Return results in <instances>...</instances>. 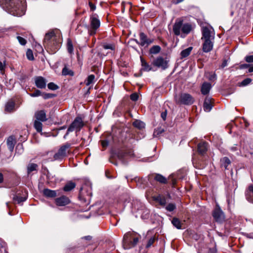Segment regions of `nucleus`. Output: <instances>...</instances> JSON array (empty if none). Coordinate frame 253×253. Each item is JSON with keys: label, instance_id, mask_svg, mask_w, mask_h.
Listing matches in <instances>:
<instances>
[{"label": "nucleus", "instance_id": "f257e3e1", "mask_svg": "<svg viewBox=\"0 0 253 253\" xmlns=\"http://www.w3.org/2000/svg\"><path fill=\"white\" fill-rule=\"evenodd\" d=\"M0 5L6 12L15 16H22L26 12L25 0H0Z\"/></svg>", "mask_w": 253, "mask_h": 253}, {"label": "nucleus", "instance_id": "f03ea898", "mask_svg": "<svg viewBox=\"0 0 253 253\" xmlns=\"http://www.w3.org/2000/svg\"><path fill=\"white\" fill-rule=\"evenodd\" d=\"M62 42L60 31L57 29H53L45 33L42 43L44 47H61Z\"/></svg>", "mask_w": 253, "mask_h": 253}, {"label": "nucleus", "instance_id": "7ed1b4c3", "mask_svg": "<svg viewBox=\"0 0 253 253\" xmlns=\"http://www.w3.org/2000/svg\"><path fill=\"white\" fill-rule=\"evenodd\" d=\"M141 236L133 231L126 233L123 237V247L125 250H128L134 247L138 243Z\"/></svg>", "mask_w": 253, "mask_h": 253}, {"label": "nucleus", "instance_id": "20e7f679", "mask_svg": "<svg viewBox=\"0 0 253 253\" xmlns=\"http://www.w3.org/2000/svg\"><path fill=\"white\" fill-rule=\"evenodd\" d=\"M203 47H213L214 41V33L211 27H203L202 30Z\"/></svg>", "mask_w": 253, "mask_h": 253}, {"label": "nucleus", "instance_id": "39448f33", "mask_svg": "<svg viewBox=\"0 0 253 253\" xmlns=\"http://www.w3.org/2000/svg\"><path fill=\"white\" fill-rule=\"evenodd\" d=\"M174 101L178 105H190L194 103V98L189 93L181 92L174 96Z\"/></svg>", "mask_w": 253, "mask_h": 253}, {"label": "nucleus", "instance_id": "423d86ee", "mask_svg": "<svg viewBox=\"0 0 253 253\" xmlns=\"http://www.w3.org/2000/svg\"><path fill=\"white\" fill-rule=\"evenodd\" d=\"M84 125L85 124L83 121V118L80 116H77L69 126L66 133L64 136V138H65L70 132L75 131L76 132H78L80 131Z\"/></svg>", "mask_w": 253, "mask_h": 253}, {"label": "nucleus", "instance_id": "0eeeda50", "mask_svg": "<svg viewBox=\"0 0 253 253\" xmlns=\"http://www.w3.org/2000/svg\"><path fill=\"white\" fill-rule=\"evenodd\" d=\"M92 196L91 188L90 186H84L80 189L79 198L84 203L88 204Z\"/></svg>", "mask_w": 253, "mask_h": 253}, {"label": "nucleus", "instance_id": "6e6552de", "mask_svg": "<svg viewBox=\"0 0 253 253\" xmlns=\"http://www.w3.org/2000/svg\"><path fill=\"white\" fill-rule=\"evenodd\" d=\"M71 147V144L66 143L62 145L58 151L53 156L54 160H62L67 156V149Z\"/></svg>", "mask_w": 253, "mask_h": 253}, {"label": "nucleus", "instance_id": "1a4fd4ad", "mask_svg": "<svg viewBox=\"0 0 253 253\" xmlns=\"http://www.w3.org/2000/svg\"><path fill=\"white\" fill-rule=\"evenodd\" d=\"M98 17L96 13H93L90 16V21L91 30L90 31V34L91 35L96 33V30L100 26V22Z\"/></svg>", "mask_w": 253, "mask_h": 253}, {"label": "nucleus", "instance_id": "9d476101", "mask_svg": "<svg viewBox=\"0 0 253 253\" xmlns=\"http://www.w3.org/2000/svg\"><path fill=\"white\" fill-rule=\"evenodd\" d=\"M131 211L132 213L136 217H139L140 218H142V209L141 202L137 200H134L132 204Z\"/></svg>", "mask_w": 253, "mask_h": 253}, {"label": "nucleus", "instance_id": "9b49d317", "mask_svg": "<svg viewBox=\"0 0 253 253\" xmlns=\"http://www.w3.org/2000/svg\"><path fill=\"white\" fill-rule=\"evenodd\" d=\"M212 216L214 220L217 222L222 223L225 221V215L218 205H216L212 212Z\"/></svg>", "mask_w": 253, "mask_h": 253}, {"label": "nucleus", "instance_id": "f8f14e48", "mask_svg": "<svg viewBox=\"0 0 253 253\" xmlns=\"http://www.w3.org/2000/svg\"><path fill=\"white\" fill-rule=\"evenodd\" d=\"M35 83L38 88L42 89L46 87V81L42 76H37L35 78Z\"/></svg>", "mask_w": 253, "mask_h": 253}, {"label": "nucleus", "instance_id": "ddd939ff", "mask_svg": "<svg viewBox=\"0 0 253 253\" xmlns=\"http://www.w3.org/2000/svg\"><path fill=\"white\" fill-rule=\"evenodd\" d=\"M55 201L58 206H64L70 203L69 199L65 196H62L55 199Z\"/></svg>", "mask_w": 253, "mask_h": 253}, {"label": "nucleus", "instance_id": "4468645a", "mask_svg": "<svg viewBox=\"0 0 253 253\" xmlns=\"http://www.w3.org/2000/svg\"><path fill=\"white\" fill-rule=\"evenodd\" d=\"M212 103L213 99L210 97H206L203 105L204 110L206 112H210L213 106Z\"/></svg>", "mask_w": 253, "mask_h": 253}, {"label": "nucleus", "instance_id": "2eb2a0df", "mask_svg": "<svg viewBox=\"0 0 253 253\" xmlns=\"http://www.w3.org/2000/svg\"><path fill=\"white\" fill-rule=\"evenodd\" d=\"M154 64L158 67H161L163 69L168 67L167 61L161 57H158L154 61Z\"/></svg>", "mask_w": 253, "mask_h": 253}, {"label": "nucleus", "instance_id": "dca6fc26", "mask_svg": "<svg viewBox=\"0 0 253 253\" xmlns=\"http://www.w3.org/2000/svg\"><path fill=\"white\" fill-rule=\"evenodd\" d=\"M35 116L38 121L45 122L47 120L46 113L43 110L36 112Z\"/></svg>", "mask_w": 253, "mask_h": 253}, {"label": "nucleus", "instance_id": "f3484780", "mask_svg": "<svg viewBox=\"0 0 253 253\" xmlns=\"http://www.w3.org/2000/svg\"><path fill=\"white\" fill-rule=\"evenodd\" d=\"M183 25L182 21H176L173 26V31L175 35L178 36L180 34Z\"/></svg>", "mask_w": 253, "mask_h": 253}, {"label": "nucleus", "instance_id": "a211bd4d", "mask_svg": "<svg viewBox=\"0 0 253 253\" xmlns=\"http://www.w3.org/2000/svg\"><path fill=\"white\" fill-rule=\"evenodd\" d=\"M208 143L206 142H202L200 143L198 145V153L202 155H204L208 150Z\"/></svg>", "mask_w": 253, "mask_h": 253}, {"label": "nucleus", "instance_id": "6ab92c4d", "mask_svg": "<svg viewBox=\"0 0 253 253\" xmlns=\"http://www.w3.org/2000/svg\"><path fill=\"white\" fill-rule=\"evenodd\" d=\"M42 193L43 195L46 198H55L57 196L56 191L48 188H44Z\"/></svg>", "mask_w": 253, "mask_h": 253}, {"label": "nucleus", "instance_id": "aec40b11", "mask_svg": "<svg viewBox=\"0 0 253 253\" xmlns=\"http://www.w3.org/2000/svg\"><path fill=\"white\" fill-rule=\"evenodd\" d=\"M15 105L14 101L12 100L8 101L5 105V111L8 113L13 112L15 110Z\"/></svg>", "mask_w": 253, "mask_h": 253}, {"label": "nucleus", "instance_id": "412c9836", "mask_svg": "<svg viewBox=\"0 0 253 253\" xmlns=\"http://www.w3.org/2000/svg\"><path fill=\"white\" fill-rule=\"evenodd\" d=\"M211 85L209 83H204L201 87V92L204 95H206L209 93L210 89H211Z\"/></svg>", "mask_w": 253, "mask_h": 253}, {"label": "nucleus", "instance_id": "4be33fe9", "mask_svg": "<svg viewBox=\"0 0 253 253\" xmlns=\"http://www.w3.org/2000/svg\"><path fill=\"white\" fill-rule=\"evenodd\" d=\"M15 144V138L13 136H9L7 139V145L10 151L13 150Z\"/></svg>", "mask_w": 253, "mask_h": 253}, {"label": "nucleus", "instance_id": "5701e85b", "mask_svg": "<svg viewBox=\"0 0 253 253\" xmlns=\"http://www.w3.org/2000/svg\"><path fill=\"white\" fill-rule=\"evenodd\" d=\"M154 179L162 184H166L168 182L167 179L160 174H156L154 176Z\"/></svg>", "mask_w": 253, "mask_h": 253}, {"label": "nucleus", "instance_id": "b1692460", "mask_svg": "<svg viewBox=\"0 0 253 253\" xmlns=\"http://www.w3.org/2000/svg\"><path fill=\"white\" fill-rule=\"evenodd\" d=\"M95 78V76L94 75H89L84 81L85 85L86 86H89L91 84H93L96 81Z\"/></svg>", "mask_w": 253, "mask_h": 253}, {"label": "nucleus", "instance_id": "393cba45", "mask_svg": "<svg viewBox=\"0 0 253 253\" xmlns=\"http://www.w3.org/2000/svg\"><path fill=\"white\" fill-rule=\"evenodd\" d=\"M247 199L251 202L253 203V185L249 187V191L247 195Z\"/></svg>", "mask_w": 253, "mask_h": 253}, {"label": "nucleus", "instance_id": "a878e982", "mask_svg": "<svg viewBox=\"0 0 253 253\" xmlns=\"http://www.w3.org/2000/svg\"><path fill=\"white\" fill-rule=\"evenodd\" d=\"M62 74L63 76H73L74 75V72L68 68L66 66H65L62 71Z\"/></svg>", "mask_w": 253, "mask_h": 253}, {"label": "nucleus", "instance_id": "bb28decb", "mask_svg": "<svg viewBox=\"0 0 253 253\" xmlns=\"http://www.w3.org/2000/svg\"><path fill=\"white\" fill-rule=\"evenodd\" d=\"M191 30V26L188 23L183 24L182 27V32L185 34H188Z\"/></svg>", "mask_w": 253, "mask_h": 253}, {"label": "nucleus", "instance_id": "cd10ccee", "mask_svg": "<svg viewBox=\"0 0 253 253\" xmlns=\"http://www.w3.org/2000/svg\"><path fill=\"white\" fill-rule=\"evenodd\" d=\"M171 223L177 229H180L182 228V223L178 218L176 217L173 218Z\"/></svg>", "mask_w": 253, "mask_h": 253}, {"label": "nucleus", "instance_id": "c85d7f7f", "mask_svg": "<svg viewBox=\"0 0 253 253\" xmlns=\"http://www.w3.org/2000/svg\"><path fill=\"white\" fill-rule=\"evenodd\" d=\"M76 184L74 182H68L64 187L63 190L65 191H70L75 187Z\"/></svg>", "mask_w": 253, "mask_h": 253}, {"label": "nucleus", "instance_id": "c756f323", "mask_svg": "<svg viewBox=\"0 0 253 253\" xmlns=\"http://www.w3.org/2000/svg\"><path fill=\"white\" fill-rule=\"evenodd\" d=\"M38 165L34 163H30L27 167V173L29 174L31 172L37 170Z\"/></svg>", "mask_w": 253, "mask_h": 253}, {"label": "nucleus", "instance_id": "7c9ffc66", "mask_svg": "<svg viewBox=\"0 0 253 253\" xmlns=\"http://www.w3.org/2000/svg\"><path fill=\"white\" fill-rule=\"evenodd\" d=\"M91 53H93V55H92V58H91V59L93 60V62H91V64L95 63L96 62V61H98L99 60H100L101 59V56L99 52H97L96 54V52H95L94 51V50L92 49L91 50Z\"/></svg>", "mask_w": 253, "mask_h": 253}, {"label": "nucleus", "instance_id": "2f4dec72", "mask_svg": "<svg viewBox=\"0 0 253 253\" xmlns=\"http://www.w3.org/2000/svg\"><path fill=\"white\" fill-rule=\"evenodd\" d=\"M221 166L225 169H228V166L230 164V160L227 157H224L221 160Z\"/></svg>", "mask_w": 253, "mask_h": 253}, {"label": "nucleus", "instance_id": "473e14b6", "mask_svg": "<svg viewBox=\"0 0 253 253\" xmlns=\"http://www.w3.org/2000/svg\"><path fill=\"white\" fill-rule=\"evenodd\" d=\"M192 48H185L180 53L181 59L185 58L189 55Z\"/></svg>", "mask_w": 253, "mask_h": 253}, {"label": "nucleus", "instance_id": "72a5a7b5", "mask_svg": "<svg viewBox=\"0 0 253 253\" xmlns=\"http://www.w3.org/2000/svg\"><path fill=\"white\" fill-rule=\"evenodd\" d=\"M34 127L38 132H42V124L40 121L36 120L34 122Z\"/></svg>", "mask_w": 253, "mask_h": 253}, {"label": "nucleus", "instance_id": "f704fd0d", "mask_svg": "<svg viewBox=\"0 0 253 253\" xmlns=\"http://www.w3.org/2000/svg\"><path fill=\"white\" fill-rule=\"evenodd\" d=\"M156 200L162 206H165L166 204V199L165 197L161 196H158Z\"/></svg>", "mask_w": 253, "mask_h": 253}, {"label": "nucleus", "instance_id": "c9c22d12", "mask_svg": "<svg viewBox=\"0 0 253 253\" xmlns=\"http://www.w3.org/2000/svg\"><path fill=\"white\" fill-rule=\"evenodd\" d=\"M26 56L27 58L31 61L34 60L33 52L30 48H28L26 52Z\"/></svg>", "mask_w": 253, "mask_h": 253}, {"label": "nucleus", "instance_id": "e433bc0d", "mask_svg": "<svg viewBox=\"0 0 253 253\" xmlns=\"http://www.w3.org/2000/svg\"><path fill=\"white\" fill-rule=\"evenodd\" d=\"M13 199L15 202L20 204V203L25 201L26 200V198L15 196L13 197Z\"/></svg>", "mask_w": 253, "mask_h": 253}, {"label": "nucleus", "instance_id": "4c0bfd02", "mask_svg": "<svg viewBox=\"0 0 253 253\" xmlns=\"http://www.w3.org/2000/svg\"><path fill=\"white\" fill-rule=\"evenodd\" d=\"M16 38L21 45H25L27 43V41L25 39L21 36H17Z\"/></svg>", "mask_w": 253, "mask_h": 253}, {"label": "nucleus", "instance_id": "58836bf2", "mask_svg": "<svg viewBox=\"0 0 253 253\" xmlns=\"http://www.w3.org/2000/svg\"><path fill=\"white\" fill-rule=\"evenodd\" d=\"M42 95L44 99L51 98L55 96V94L49 93H42Z\"/></svg>", "mask_w": 253, "mask_h": 253}, {"label": "nucleus", "instance_id": "ea45409f", "mask_svg": "<svg viewBox=\"0 0 253 253\" xmlns=\"http://www.w3.org/2000/svg\"><path fill=\"white\" fill-rule=\"evenodd\" d=\"M47 87L49 89H51L52 90H55L58 88V85H57L54 83H52V82L48 84Z\"/></svg>", "mask_w": 253, "mask_h": 253}, {"label": "nucleus", "instance_id": "a19ab883", "mask_svg": "<svg viewBox=\"0 0 253 253\" xmlns=\"http://www.w3.org/2000/svg\"><path fill=\"white\" fill-rule=\"evenodd\" d=\"M30 96L35 97L42 95V92L38 89H36L33 93H29Z\"/></svg>", "mask_w": 253, "mask_h": 253}, {"label": "nucleus", "instance_id": "79ce46f5", "mask_svg": "<svg viewBox=\"0 0 253 253\" xmlns=\"http://www.w3.org/2000/svg\"><path fill=\"white\" fill-rule=\"evenodd\" d=\"M252 82V80L250 78H247L244 80L241 83L240 86H246L250 84Z\"/></svg>", "mask_w": 253, "mask_h": 253}, {"label": "nucleus", "instance_id": "37998d69", "mask_svg": "<svg viewBox=\"0 0 253 253\" xmlns=\"http://www.w3.org/2000/svg\"><path fill=\"white\" fill-rule=\"evenodd\" d=\"M166 209L169 211H172L175 209V205L173 204L170 203L167 206Z\"/></svg>", "mask_w": 253, "mask_h": 253}, {"label": "nucleus", "instance_id": "c03bdc74", "mask_svg": "<svg viewBox=\"0 0 253 253\" xmlns=\"http://www.w3.org/2000/svg\"><path fill=\"white\" fill-rule=\"evenodd\" d=\"M133 125L135 127L139 129H141L142 126V123L140 121L136 120L134 121L133 123Z\"/></svg>", "mask_w": 253, "mask_h": 253}, {"label": "nucleus", "instance_id": "a18cd8bd", "mask_svg": "<svg viewBox=\"0 0 253 253\" xmlns=\"http://www.w3.org/2000/svg\"><path fill=\"white\" fill-rule=\"evenodd\" d=\"M208 79L211 81H214L216 79V75L215 73H209Z\"/></svg>", "mask_w": 253, "mask_h": 253}, {"label": "nucleus", "instance_id": "49530a36", "mask_svg": "<svg viewBox=\"0 0 253 253\" xmlns=\"http://www.w3.org/2000/svg\"><path fill=\"white\" fill-rule=\"evenodd\" d=\"M155 240V239L154 237H151L148 242H147V244L146 246V248H149V247H151V246L154 243V241Z\"/></svg>", "mask_w": 253, "mask_h": 253}, {"label": "nucleus", "instance_id": "de8ad7c7", "mask_svg": "<svg viewBox=\"0 0 253 253\" xmlns=\"http://www.w3.org/2000/svg\"><path fill=\"white\" fill-rule=\"evenodd\" d=\"M139 41H137L136 40L134 39L132 41L135 42L138 45H142V32H140L139 33Z\"/></svg>", "mask_w": 253, "mask_h": 253}, {"label": "nucleus", "instance_id": "09e8293b", "mask_svg": "<svg viewBox=\"0 0 253 253\" xmlns=\"http://www.w3.org/2000/svg\"><path fill=\"white\" fill-rule=\"evenodd\" d=\"M88 5L90 11H94L96 9V7L95 4L93 3L90 0L88 2Z\"/></svg>", "mask_w": 253, "mask_h": 253}, {"label": "nucleus", "instance_id": "8fccbe9b", "mask_svg": "<svg viewBox=\"0 0 253 253\" xmlns=\"http://www.w3.org/2000/svg\"><path fill=\"white\" fill-rule=\"evenodd\" d=\"M143 46L145 45L146 44L147 46L149 43H151L152 42V41L151 40H148L147 39V37L143 35Z\"/></svg>", "mask_w": 253, "mask_h": 253}, {"label": "nucleus", "instance_id": "3c124183", "mask_svg": "<svg viewBox=\"0 0 253 253\" xmlns=\"http://www.w3.org/2000/svg\"><path fill=\"white\" fill-rule=\"evenodd\" d=\"M130 98L132 101H136L138 98V95L136 93H133L130 95Z\"/></svg>", "mask_w": 253, "mask_h": 253}, {"label": "nucleus", "instance_id": "603ef678", "mask_svg": "<svg viewBox=\"0 0 253 253\" xmlns=\"http://www.w3.org/2000/svg\"><path fill=\"white\" fill-rule=\"evenodd\" d=\"M67 47H73L72 41L70 38H68L66 43Z\"/></svg>", "mask_w": 253, "mask_h": 253}, {"label": "nucleus", "instance_id": "864d4df0", "mask_svg": "<svg viewBox=\"0 0 253 253\" xmlns=\"http://www.w3.org/2000/svg\"><path fill=\"white\" fill-rule=\"evenodd\" d=\"M161 48H150V53L151 54H157L160 51Z\"/></svg>", "mask_w": 253, "mask_h": 253}, {"label": "nucleus", "instance_id": "5fc2aeb1", "mask_svg": "<svg viewBox=\"0 0 253 253\" xmlns=\"http://www.w3.org/2000/svg\"><path fill=\"white\" fill-rule=\"evenodd\" d=\"M150 68L149 65L147 64V63L143 60V70L145 71H149L150 70Z\"/></svg>", "mask_w": 253, "mask_h": 253}, {"label": "nucleus", "instance_id": "6e6d98bb", "mask_svg": "<svg viewBox=\"0 0 253 253\" xmlns=\"http://www.w3.org/2000/svg\"><path fill=\"white\" fill-rule=\"evenodd\" d=\"M246 61L249 63L253 62V55L247 56Z\"/></svg>", "mask_w": 253, "mask_h": 253}, {"label": "nucleus", "instance_id": "4d7b16f0", "mask_svg": "<svg viewBox=\"0 0 253 253\" xmlns=\"http://www.w3.org/2000/svg\"><path fill=\"white\" fill-rule=\"evenodd\" d=\"M109 144V142L107 140H101V145L103 148H106Z\"/></svg>", "mask_w": 253, "mask_h": 253}, {"label": "nucleus", "instance_id": "13d9d810", "mask_svg": "<svg viewBox=\"0 0 253 253\" xmlns=\"http://www.w3.org/2000/svg\"><path fill=\"white\" fill-rule=\"evenodd\" d=\"M167 112L165 111V112H163L161 113V117L162 118V119H163V120H166V117H167Z\"/></svg>", "mask_w": 253, "mask_h": 253}, {"label": "nucleus", "instance_id": "bf43d9fd", "mask_svg": "<svg viewBox=\"0 0 253 253\" xmlns=\"http://www.w3.org/2000/svg\"><path fill=\"white\" fill-rule=\"evenodd\" d=\"M121 11L122 13H124L125 11V2H122L121 3Z\"/></svg>", "mask_w": 253, "mask_h": 253}, {"label": "nucleus", "instance_id": "052dcab7", "mask_svg": "<svg viewBox=\"0 0 253 253\" xmlns=\"http://www.w3.org/2000/svg\"><path fill=\"white\" fill-rule=\"evenodd\" d=\"M227 65V60H224L221 65V67L222 68H224L225 67H226V66Z\"/></svg>", "mask_w": 253, "mask_h": 253}, {"label": "nucleus", "instance_id": "680f3d73", "mask_svg": "<svg viewBox=\"0 0 253 253\" xmlns=\"http://www.w3.org/2000/svg\"><path fill=\"white\" fill-rule=\"evenodd\" d=\"M5 69V64L2 63L0 61V71H3Z\"/></svg>", "mask_w": 253, "mask_h": 253}, {"label": "nucleus", "instance_id": "e2e57ef3", "mask_svg": "<svg viewBox=\"0 0 253 253\" xmlns=\"http://www.w3.org/2000/svg\"><path fill=\"white\" fill-rule=\"evenodd\" d=\"M27 138V136L25 134V136L23 137L22 135L20 136V137L19 138V140L21 141H25Z\"/></svg>", "mask_w": 253, "mask_h": 253}, {"label": "nucleus", "instance_id": "0e129e2a", "mask_svg": "<svg viewBox=\"0 0 253 253\" xmlns=\"http://www.w3.org/2000/svg\"><path fill=\"white\" fill-rule=\"evenodd\" d=\"M118 157L120 160H123L124 155H123L121 153H119L118 154Z\"/></svg>", "mask_w": 253, "mask_h": 253}, {"label": "nucleus", "instance_id": "69168bd1", "mask_svg": "<svg viewBox=\"0 0 253 253\" xmlns=\"http://www.w3.org/2000/svg\"><path fill=\"white\" fill-rule=\"evenodd\" d=\"M3 181V174L0 172V183H1Z\"/></svg>", "mask_w": 253, "mask_h": 253}, {"label": "nucleus", "instance_id": "338daca9", "mask_svg": "<svg viewBox=\"0 0 253 253\" xmlns=\"http://www.w3.org/2000/svg\"><path fill=\"white\" fill-rule=\"evenodd\" d=\"M203 49L204 52H210L212 48H203Z\"/></svg>", "mask_w": 253, "mask_h": 253}, {"label": "nucleus", "instance_id": "774afa93", "mask_svg": "<svg viewBox=\"0 0 253 253\" xmlns=\"http://www.w3.org/2000/svg\"><path fill=\"white\" fill-rule=\"evenodd\" d=\"M73 48H68V51L69 53L72 54L73 52Z\"/></svg>", "mask_w": 253, "mask_h": 253}]
</instances>
